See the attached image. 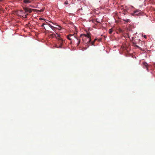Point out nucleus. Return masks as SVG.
<instances>
[{
  "mask_svg": "<svg viewBox=\"0 0 155 155\" xmlns=\"http://www.w3.org/2000/svg\"><path fill=\"white\" fill-rule=\"evenodd\" d=\"M58 37H59L57 39L58 40V45H57L56 47L58 48H62V46L63 44L64 43V41L62 38L60 37V35L59 34H56Z\"/></svg>",
  "mask_w": 155,
  "mask_h": 155,
  "instance_id": "f257e3e1",
  "label": "nucleus"
},
{
  "mask_svg": "<svg viewBox=\"0 0 155 155\" xmlns=\"http://www.w3.org/2000/svg\"><path fill=\"white\" fill-rule=\"evenodd\" d=\"M46 21H47V22H46V23H47V24L53 30H54V28H58L57 27V26L60 28L59 26L55 25V23L52 22L48 20H46Z\"/></svg>",
  "mask_w": 155,
  "mask_h": 155,
  "instance_id": "f03ea898",
  "label": "nucleus"
},
{
  "mask_svg": "<svg viewBox=\"0 0 155 155\" xmlns=\"http://www.w3.org/2000/svg\"><path fill=\"white\" fill-rule=\"evenodd\" d=\"M67 38L70 41H71L72 39H73V38H74L75 39H76V40H77V41H78V42H77V45H78L79 44H80V39L79 38H77L75 36H73V35H71V34L69 35L68 36Z\"/></svg>",
  "mask_w": 155,
  "mask_h": 155,
  "instance_id": "7ed1b4c3",
  "label": "nucleus"
},
{
  "mask_svg": "<svg viewBox=\"0 0 155 155\" xmlns=\"http://www.w3.org/2000/svg\"><path fill=\"white\" fill-rule=\"evenodd\" d=\"M92 23H93L94 25V26H96L97 27L99 26H100V25L101 24V22H102V20L98 21H97V20H92Z\"/></svg>",
  "mask_w": 155,
  "mask_h": 155,
  "instance_id": "20e7f679",
  "label": "nucleus"
},
{
  "mask_svg": "<svg viewBox=\"0 0 155 155\" xmlns=\"http://www.w3.org/2000/svg\"><path fill=\"white\" fill-rule=\"evenodd\" d=\"M24 10L25 11V12H28V13H31L32 10H34V9L31 8H23Z\"/></svg>",
  "mask_w": 155,
  "mask_h": 155,
  "instance_id": "39448f33",
  "label": "nucleus"
},
{
  "mask_svg": "<svg viewBox=\"0 0 155 155\" xmlns=\"http://www.w3.org/2000/svg\"><path fill=\"white\" fill-rule=\"evenodd\" d=\"M141 14V11L139 10H137L134 12V15H139Z\"/></svg>",
  "mask_w": 155,
  "mask_h": 155,
  "instance_id": "423d86ee",
  "label": "nucleus"
},
{
  "mask_svg": "<svg viewBox=\"0 0 155 155\" xmlns=\"http://www.w3.org/2000/svg\"><path fill=\"white\" fill-rule=\"evenodd\" d=\"M84 36H85V37L86 38H87L88 39V41H87V43H89L91 41V38L89 34L85 35L84 34L83 35Z\"/></svg>",
  "mask_w": 155,
  "mask_h": 155,
  "instance_id": "0eeeda50",
  "label": "nucleus"
},
{
  "mask_svg": "<svg viewBox=\"0 0 155 155\" xmlns=\"http://www.w3.org/2000/svg\"><path fill=\"white\" fill-rule=\"evenodd\" d=\"M148 64L146 62H144L143 63V68L146 69L147 70L148 69Z\"/></svg>",
  "mask_w": 155,
  "mask_h": 155,
  "instance_id": "6e6552de",
  "label": "nucleus"
},
{
  "mask_svg": "<svg viewBox=\"0 0 155 155\" xmlns=\"http://www.w3.org/2000/svg\"><path fill=\"white\" fill-rule=\"evenodd\" d=\"M50 37H51V38L55 37V38H56L57 39L58 38V36H57L54 33H53V34H50Z\"/></svg>",
  "mask_w": 155,
  "mask_h": 155,
  "instance_id": "1a4fd4ad",
  "label": "nucleus"
},
{
  "mask_svg": "<svg viewBox=\"0 0 155 155\" xmlns=\"http://www.w3.org/2000/svg\"><path fill=\"white\" fill-rule=\"evenodd\" d=\"M24 2L25 3H30L31 2V1L29 0H24Z\"/></svg>",
  "mask_w": 155,
  "mask_h": 155,
  "instance_id": "9d476101",
  "label": "nucleus"
},
{
  "mask_svg": "<svg viewBox=\"0 0 155 155\" xmlns=\"http://www.w3.org/2000/svg\"><path fill=\"white\" fill-rule=\"evenodd\" d=\"M115 22L117 24L119 23L121 24V21L120 20H115Z\"/></svg>",
  "mask_w": 155,
  "mask_h": 155,
  "instance_id": "9b49d317",
  "label": "nucleus"
},
{
  "mask_svg": "<svg viewBox=\"0 0 155 155\" xmlns=\"http://www.w3.org/2000/svg\"><path fill=\"white\" fill-rule=\"evenodd\" d=\"M44 10V9H42L40 10H37V12H43Z\"/></svg>",
  "mask_w": 155,
  "mask_h": 155,
  "instance_id": "f8f14e48",
  "label": "nucleus"
},
{
  "mask_svg": "<svg viewBox=\"0 0 155 155\" xmlns=\"http://www.w3.org/2000/svg\"><path fill=\"white\" fill-rule=\"evenodd\" d=\"M112 32V29H111L109 30V33L110 34H111Z\"/></svg>",
  "mask_w": 155,
  "mask_h": 155,
  "instance_id": "ddd939ff",
  "label": "nucleus"
},
{
  "mask_svg": "<svg viewBox=\"0 0 155 155\" xmlns=\"http://www.w3.org/2000/svg\"><path fill=\"white\" fill-rule=\"evenodd\" d=\"M13 14H15V15L17 14L18 13V11H15L13 13Z\"/></svg>",
  "mask_w": 155,
  "mask_h": 155,
  "instance_id": "4468645a",
  "label": "nucleus"
},
{
  "mask_svg": "<svg viewBox=\"0 0 155 155\" xmlns=\"http://www.w3.org/2000/svg\"><path fill=\"white\" fill-rule=\"evenodd\" d=\"M64 4H68V2L67 1H66L65 2H64Z\"/></svg>",
  "mask_w": 155,
  "mask_h": 155,
  "instance_id": "2eb2a0df",
  "label": "nucleus"
},
{
  "mask_svg": "<svg viewBox=\"0 0 155 155\" xmlns=\"http://www.w3.org/2000/svg\"><path fill=\"white\" fill-rule=\"evenodd\" d=\"M94 41L92 42V45H94Z\"/></svg>",
  "mask_w": 155,
  "mask_h": 155,
  "instance_id": "dca6fc26",
  "label": "nucleus"
},
{
  "mask_svg": "<svg viewBox=\"0 0 155 155\" xmlns=\"http://www.w3.org/2000/svg\"><path fill=\"white\" fill-rule=\"evenodd\" d=\"M126 22L125 23H127V22H128V21H129V20H124Z\"/></svg>",
  "mask_w": 155,
  "mask_h": 155,
  "instance_id": "f3484780",
  "label": "nucleus"
},
{
  "mask_svg": "<svg viewBox=\"0 0 155 155\" xmlns=\"http://www.w3.org/2000/svg\"><path fill=\"white\" fill-rule=\"evenodd\" d=\"M39 19L41 20V19H43V18H41L39 17Z\"/></svg>",
  "mask_w": 155,
  "mask_h": 155,
  "instance_id": "a211bd4d",
  "label": "nucleus"
},
{
  "mask_svg": "<svg viewBox=\"0 0 155 155\" xmlns=\"http://www.w3.org/2000/svg\"><path fill=\"white\" fill-rule=\"evenodd\" d=\"M144 37L145 38H147V36L146 35L144 36Z\"/></svg>",
  "mask_w": 155,
  "mask_h": 155,
  "instance_id": "6ab92c4d",
  "label": "nucleus"
},
{
  "mask_svg": "<svg viewBox=\"0 0 155 155\" xmlns=\"http://www.w3.org/2000/svg\"><path fill=\"white\" fill-rule=\"evenodd\" d=\"M123 13L124 14H125V12H124H124Z\"/></svg>",
  "mask_w": 155,
  "mask_h": 155,
  "instance_id": "aec40b11",
  "label": "nucleus"
},
{
  "mask_svg": "<svg viewBox=\"0 0 155 155\" xmlns=\"http://www.w3.org/2000/svg\"><path fill=\"white\" fill-rule=\"evenodd\" d=\"M2 0H0V2Z\"/></svg>",
  "mask_w": 155,
  "mask_h": 155,
  "instance_id": "412c9836",
  "label": "nucleus"
},
{
  "mask_svg": "<svg viewBox=\"0 0 155 155\" xmlns=\"http://www.w3.org/2000/svg\"><path fill=\"white\" fill-rule=\"evenodd\" d=\"M137 47H138V46H136Z\"/></svg>",
  "mask_w": 155,
  "mask_h": 155,
  "instance_id": "4be33fe9",
  "label": "nucleus"
}]
</instances>
